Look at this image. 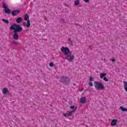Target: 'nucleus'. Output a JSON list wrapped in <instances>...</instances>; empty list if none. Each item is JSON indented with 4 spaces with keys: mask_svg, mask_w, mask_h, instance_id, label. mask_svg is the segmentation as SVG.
Listing matches in <instances>:
<instances>
[{
    "mask_svg": "<svg viewBox=\"0 0 127 127\" xmlns=\"http://www.w3.org/2000/svg\"><path fill=\"white\" fill-rule=\"evenodd\" d=\"M61 51H62L64 55L66 56L65 59L68 60L69 62H71L72 60L74 59V56H72L71 51H70V50L68 47H65L64 46L62 47L61 48Z\"/></svg>",
    "mask_w": 127,
    "mask_h": 127,
    "instance_id": "nucleus-1",
    "label": "nucleus"
},
{
    "mask_svg": "<svg viewBox=\"0 0 127 127\" xmlns=\"http://www.w3.org/2000/svg\"><path fill=\"white\" fill-rule=\"evenodd\" d=\"M22 29L21 26L16 24H13L10 27V30H13L15 32H21Z\"/></svg>",
    "mask_w": 127,
    "mask_h": 127,
    "instance_id": "nucleus-2",
    "label": "nucleus"
},
{
    "mask_svg": "<svg viewBox=\"0 0 127 127\" xmlns=\"http://www.w3.org/2000/svg\"><path fill=\"white\" fill-rule=\"evenodd\" d=\"M94 84V87L97 91L99 90H105V86H104V84L102 82L95 81Z\"/></svg>",
    "mask_w": 127,
    "mask_h": 127,
    "instance_id": "nucleus-3",
    "label": "nucleus"
},
{
    "mask_svg": "<svg viewBox=\"0 0 127 127\" xmlns=\"http://www.w3.org/2000/svg\"><path fill=\"white\" fill-rule=\"evenodd\" d=\"M60 81L66 86L69 85V83H70V80L68 79L67 76H61L60 79Z\"/></svg>",
    "mask_w": 127,
    "mask_h": 127,
    "instance_id": "nucleus-4",
    "label": "nucleus"
},
{
    "mask_svg": "<svg viewBox=\"0 0 127 127\" xmlns=\"http://www.w3.org/2000/svg\"><path fill=\"white\" fill-rule=\"evenodd\" d=\"M2 7L4 8L5 12L7 14H10V13H11V10L7 7V5H6V3H5V2H3Z\"/></svg>",
    "mask_w": 127,
    "mask_h": 127,
    "instance_id": "nucleus-5",
    "label": "nucleus"
},
{
    "mask_svg": "<svg viewBox=\"0 0 127 127\" xmlns=\"http://www.w3.org/2000/svg\"><path fill=\"white\" fill-rule=\"evenodd\" d=\"M25 21H27V27L29 28L30 27V20H29V15L27 14H26L24 16Z\"/></svg>",
    "mask_w": 127,
    "mask_h": 127,
    "instance_id": "nucleus-6",
    "label": "nucleus"
},
{
    "mask_svg": "<svg viewBox=\"0 0 127 127\" xmlns=\"http://www.w3.org/2000/svg\"><path fill=\"white\" fill-rule=\"evenodd\" d=\"M19 13H20V10L18 9L14 10L11 12V14L12 16H15V15L19 14Z\"/></svg>",
    "mask_w": 127,
    "mask_h": 127,
    "instance_id": "nucleus-7",
    "label": "nucleus"
},
{
    "mask_svg": "<svg viewBox=\"0 0 127 127\" xmlns=\"http://www.w3.org/2000/svg\"><path fill=\"white\" fill-rule=\"evenodd\" d=\"M18 37H19V36H18V33L13 31V38L15 40H18Z\"/></svg>",
    "mask_w": 127,
    "mask_h": 127,
    "instance_id": "nucleus-8",
    "label": "nucleus"
},
{
    "mask_svg": "<svg viewBox=\"0 0 127 127\" xmlns=\"http://www.w3.org/2000/svg\"><path fill=\"white\" fill-rule=\"evenodd\" d=\"M79 102L81 104H86V103H87V98L85 97H81L79 100Z\"/></svg>",
    "mask_w": 127,
    "mask_h": 127,
    "instance_id": "nucleus-9",
    "label": "nucleus"
},
{
    "mask_svg": "<svg viewBox=\"0 0 127 127\" xmlns=\"http://www.w3.org/2000/svg\"><path fill=\"white\" fill-rule=\"evenodd\" d=\"M117 123H118V120L114 119L111 122V126H112V127H115V126H116V125H117Z\"/></svg>",
    "mask_w": 127,
    "mask_h": 127,
    "instance_id": "nucleus-10",
    "label": "nucleus"
},
{
    "mask_svg": "<svg viewBox=\"0 0 127 127\" xmlns=\"http://www.w3.org/2000/svg\"><path fill=\"white\" fill-rule=\"evenodd\" d=\"M2 92L3 95H6L7 93H8V89L6 88H4L2 89Z\"/></svg>",
    "mask_w": 127,
    "mask_h": 127,
    "instance_id": "nucleus-11",
    "label": "nucleus"
},
{
    "mask_svg": "<svg viewBox=\"0 0 127 127\" xmlns=\"http://www.w3.org/2000/svg\"><path fill=\"white\" fill-rule=\"evenodd\" d=\"M22 21V17H19L16 19V22L17 23H21V22Z\"/></svg>",
    "mask_w": 127,
    "mask_h": 127,
    "instance_id": "nucleus-12",
    "label": "nucleus"
},
{
    "mask_svg": "<svg viewBox=\"0 0 127 127\" xmlns=\"http://www.w3.org/2000/svg\"><path fill=\"white\" fill-rule=\"evenodd\" d=\"M107 76V73H101L100 74V77L101 79H103V78H105Z\"/></svg>",
    "mask_w": 127,
    "mask_h": 127,
    "instance_id": "nucleus-13",
    "label": "nucleus"
},
{
    "mask_svg": "<svg viewBox=\"0 0 127 127\" xmlns=\"http://www.w3.org/2000/svg\"><path fill=\"white\" fill-rule=\"evenodd\" d=\"M120 109L122 112H127V109L124 108V107L121 106Z\"/></svg>",
    "mask_w": 127,
    "mask_h": 127,
    "instance_id": "nucleus-14",
    "label": "nucleus"
},
{
    "mask_svg": "<svg viewBox=\"0 0 127 127\" xmlns=\"http://www.w3.org/2000/svg\"><path fill=\"white\" fill-rule=\"evenodd\" d=\"M1 20L3 22H4V23H6V24H8V23H9V21H8V20H6L5 19H2Z\"/></svg>",
    "mask_w": 127,
    "mask_h": 127,
    "instance_id": "nucleus-15",
    "label": "nucleus"
},
{
    "mask_svg": "<svg viewBox=\"0 0 127 127\" xmlns=\"http://www.w3.org/2000/svg\"><path fill=\"white\" fill-rule=\"evenodd\" d=\"M79 4H80V0H75L74 1V5H79Z\"/></svg>",
    "mask_w": 127,
    "mask_h": 127,
    "instance_id": "nucleus-16",
    "label": "nucleus"
},
{
    "mask_svg": "<svg viewBox=\"0 0 127 127\" xmlns=\"http://www.w3.org/2000/svg\"><path fill=\"white\" fill-rule=\"evenodd\" d=\"M73 113H75V110H72L71 111H70L68 114H67L68 117H71L72 116V114H73Z\"/></svg>",
    "mask_w": 127,
    "mask_h": 127,
    "instance_id": "nucleus-17",
    "label": "nucleus"
},
{
    "mask_svg": "<svg viewBox=\"0 0 127 127\" xmlns=\"http://www.w3.org/2000/svg\"><path fill=\"white\" fill-rule=\"evenodd\" d=\"M94 79H95V77H90L89 78V80L90 82H93V81H94Z\"/></svg>",
    "mask_w": 127,
    "mask_h": 127,
    "instance_id": "nucleus-18",
    "label": "nucleus"
},
{
    "mask_svg": "<svg viewBox=\"0 0 127 127\" xmlns=\"http://www.w3.org/2000/svg\"><path fill=\"white\" fill-rule=\"evenodd\" d=\"M12 44H14V45H17V44H18V42H16L15 41H14L12 42Z\"/></svg>",
    "mask_w": 127,
    "mask_h": 127,
    "instance_id": "nucleus-19",
    "label": "nucleus"
},
{
    "mask_svg": "<svg viewBox=\"0 0 127 127\" xmlns=\"http://www.w3.org/2000/svg\"><path fill=\"white\" fill-rule=\"evenodd\" d=\"M103 80L104 81H105V82H109V79H108V78L106 76L104 77Z\"/></svg>",
    "mask_w": 127,
    "mask_h": 127,
    "instance_id": "nucleus-20",
    "label": "nucleus"
},
{
    "mask_svg": "<svg viewBox=\"0 0 127 127\" xmlns=\"http://www.w3.org/2000/svg\"><path fill=\"white\" fill-rule=\"evenodd\" d=\"M50 67H53L54 66V63L53 62H51L49 64Z\"/></svg>",
    "mask_w": 127,
    "mask_h": 127,
    "instance_id": "nucleus-21",
    "label": "nucleus"
},
{
    "mask_svg": "<svg viewBox=\"0 0 127 127\" xmlns=\"http://www.w3.org/2000/svg\"><path fill=\"white\" fill-rule=\"evenodd\" d=\"M63 116L65 118H67V117H68V114L67 113H63Z\"/></svg>",
    "mask_w": 127,
    "mask_h": 127,
    "instance_id": "nucleus-22",
    "label": "nucleus"
},
{
    "mask_svg": "<svg viewBox=\"0 0 127 127\" xmlns=\"http://www.w3.org/2000/svg\"><path fill=\"white\" fill-rule=\"evenodd\" d=\"M88 84L90 86V87H93V86H94V84H93V82H90L88 83Z\"/></svg>",
    "mask_w": 127,
    "mask_h": 127,
    "instance_id": "nucleus-23",
    "label": "nucleus"
},
{
    "mask_svg": "<svg viewBox=\"0 0 127 127\" xmlns=\"http://www.w3.org/2000/svg\"><path fill=\"white\" fill-rule=\"evenodd\" d=\"M69 108H70L71 110H74V109H75V105L70 106Z\"/></svg>",
    "mask_w": 127,
    "mask_h": 127,
    "instance_id": "nucleus-24",
    "label": "nucleus"
},
{
    "mask_svg": "<svg viewBox=\"0 0 127 127\" xmlns=\"http://www.w3.org/2000/svg\"><path fill=\"white\" fill-rule=\"evenodd\" d=\"M23 25L24 26H26V27H27V24H26V22H25L23 23Z\"/></svg>",
    "mask_w": 127,
    "mask_h": 127,
    "instance_id": "nucleus-25",
    "label": "nucleus"
},
{
    "mask_svg": "<svg viewBox=\"0 0 127 127\" xmlns=\"http://www.w3.org/2000/svg\"><path fill=\"white\" fill-rule=\"evenodd\" d=\"M111 61H112V62H116V59H114V58L112 59H111Z\"/></svg>",
    "mask_w": 127,
    "mask_h": 127,
    "instance_id": "nucleus-26",
    "label": "nucleus"
},
{
    "mask_svg": "<svg viewBox=\"0 0 127 127\" xmlns=\"http://www.w3.org/2000/svg\"><path fill=\"white\" fill-rule=\"evenodd\" d=\"M7 95H8V96H10L11 95V93L10 92H9V91L8 90V92H7Z\"/></svg>",
    "mask_w": 127,
    "mask_h": 127,
    "instance_id": "nucleus-27",
    "label": "nucleus"
},
{
    "mask_svg": "<svg viewBox=\"0 0 127 127\" xmlns=\"http://www.w3.org/2000/svg\"><path fill=\"white\" fill-rule=\"evenodd\" d=\"M84 1H85V2H89V1H90L89 0H83Z\"/></svg>",
    "mask_w": 127,
    "mask_h": 127,
    "instance_id": "nucleus-28",
    "label": "nucleus"
},
{
    "mask_svg": "<svg viewBox=\"0 0 127 127\" xmlns=\"http://www.w3.org/2000/svg\"><path fill=\"white\" fill-rule=\"evenodd\" d=\"M77 108L78 107L76 106L75 108H74V109L72 111H75V112H76V110H77Z\"/></svg>",
    "mask_w": 127,
    "mask_h": 127,
    "instance_id": "nucleus-29",
    "label": "nucleus"
},
{
    "mask_svg": "<svg viewBox=\"0 0 127 127\" xmlns=\"http://www.w3.org/2000/svg\"><path fill=\"white\" fill-rule=\"evenodd\" d=\"M68 41H71V39L68 38Z\"/></svg>",
    "mask_w": 127,
    "mask_h": 127,
    "instance_id": "nucleus-30",
    "label": "nucleus"
},
{
    "mask_svg": "<svg viewBox=\"0 0 127 127\" xmlns=\"http://www.w3.org/2000/svg\"><path fill=\"white\" fill-rule=\"evenodd\" d=\"M62 21H64V19H62Z\"/></svg>",
    "mask_w": 127,
    "mask_h": 127,
    "instance_id": "nucleus-31",
    "label": "nucleus"
},
{
    "mask_svg": "<svg viewBox=\"0 0 127 127\" xmlns=\"http://www.w3.org/2000/svg\"><path fill=\"white\" fill-rule=\"evenodd\" d=\"M92 47V46H89V48H91Z\"/></svg>",
    "mask_w": 127,
    "mask_h": 127,
    "instance_id": "nucleus-32",
    "label": "nucleus"
},
{
    "mask_svg": "<svg viewBox=\"0 0 127 127\" xmlns=\"http://www.w3.org/2000/svg\"><path fill=\"white\" fill-rule=\"evenodd\" d=\"M73 85H74V86H76V84H75V83H73Z\"/></svg>",
    "mask_w": 127,
    "mask_h": 127,
    "instance_id": "nucleus-33",
    "label": "nucleus"
}]
</instances>
